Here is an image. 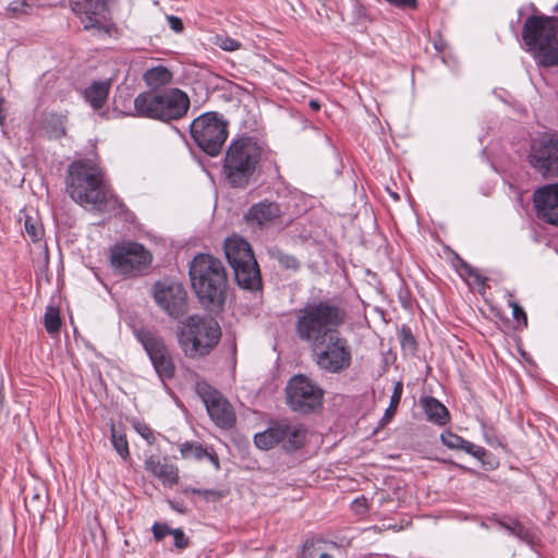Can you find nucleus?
Returning a JSON list of instances; mask_svg holds the SVG:
<instances>
[{
    "label": "nucleus",
    "instance_id": "obj_1",
    "mask_svg": "<svg viewBox=\"0 0 558 558\" xmlns=\"http://www.w3.org/2000/svg\"><path fill=\"white\" fill-rule=\"evenodd\" d=\"M66 190L81 206L105 211L113 202L102 170L89 160H77L69 166Z\"/></svg>",
    "mask_w": 558,
    "mask_h": 558
},
{
    "label": "nucleus",
    "instance_id": "obj_2",
    "mask_svg": "<svg viewBox=\"0 0 558 558\" xmlns=\"http://www.w3.org/2000/svg\"><path fill=\"white\" fill-rule=\"evenodd\" d=\"M189 274L192 288L203 305L219 307L225 302L228 277L220 259L198 254L190 263Z\"/></svg>",
    "mask_w": 558,
    "mask_h": 558
},
{
    "label": "nucleus",
    "instance_id": "obj_3",
    "mask_svg": "<svg viewBox=\"0 0 558 558\" xmlns=\"http://www.w3.org/2000/svg\"><path fill=\"white\" fill-rule=\"evenodd\" d=\"M526 50L544 68L558 65V19L545 15L527 17L522 27Z\"/></svg>",
    "mask_w": 558,
    "mask_h": 558
},
{
    "label": "nucleus",
    "instance_id": "obj_4",
    "mask_svg": "<svg viewBox=\"0 0 558 558\" xmlns=\"http://www.w3.org/2000/svg\"><path fill=\"white\" fill-rule=\"evenodd\" d=\"M190 98L180 88L146 90L134 98L131 116L169 122L183 118L190 109Z\"/></svg>",
    "mask_w": 558,
    "mask_h": 558
},
{
    "label": "nucleus",
    "instance_id": "obj_5",
    "mask_svg": "<svg viewBox=\"0 0 558 558\" xmlns=\"http://www.w3.org/2000/svg\"><path fill=\"white\" fill-rule=\"evenodd\" d=\"M344 320V312L327 302L307 305L298 319L299 337L314 344L338 332Z\"/></svg>",
    "mask_w": 558,
    "mask_h": 558
},
{
    "label": "nucleus",
    "instance_id": "obj_6",
    "mask_svg": "<svg viewBox=\"0 0 558 558\" xmlns=\"http://www.w3.org/2000/svg\"><path fill=\"white\" fill-rule=\"evenodd\" d=\"M262 146L252 137L233 141L227 149L223 172L233 187H245L262 157Z\"/></svg>",
    "mask_w": 558,
    "mask_h": 558
},
{
    "label": "nucleus",
    "instance_id": "obj_7",
    "mask_svg": "<svg viewBox=\"0 0 558 558\" xmlns=\"http://www.w3.org/2000/svg\"><path fill=\"white\" fill-rule=\"evenodd\" d=\"M220 338L221 329L214 318L193 315L179 335V344L185 356L199 359L208 355Z\"/></svg>",
    "mask_w": 558,
    "mask_h": 558
},
{
    "label": "nucleus",
    "instance_id": "obj_8",
    "mask_svg": "<svg viewBox=\"0 0 558 558\" xmlns=\"http://www.w3.org/2000/svg\"><path fill=\"white\" fill-rule=\"evenodd\" d=\"M190 132L204 153L216 157L227 141L228 124L217 112H206L193 120Z\"/></svg>",
    "mask_w": 558,
    "mask_h": 558
},
{
    "label": "nucleus",
    "instance_id": "obj_9",
    "mask_svg": "<svg viewBox=\"0 0 558 558\" xmlns=\"http://www.w3.org/2000/svg\"><path fill=\"white\" fill-rule=\"evenodd\" d=\"M313 353L317 365L329 373H340L351 365V348L339 332L314 344Z\"/></svg>",
    "mask_w": 558,
    "mask_h": 558
},
{
    "label": "nucleus",
    "instance_id": "obj_10",
    "mask_svg": "<svg viewBox=\"0 0 558 558\" xmlns=\"http://www.w3.org/2000/svg\"><path fill=\"white\" fill-rule=\"evenodd\" d=\"M527 162L543 178L558 177V138L543 132L531 140Z\"/></svg>",
    "mask_w": 558,
    "mask_h": 558
},
{
    "label": "nucleus",
    "instance_id": "obj_11",
    "mask_svg": "<svg viewBox=\"0 0 558 558\" xmlns=\"http://www.w3.org/2000/svg\"><path fill=\"white\" fill-rule=\"evenodd\" d=\"M288 404L302 413L314 411L322 407L324 392L310 378L303 375L292 377L286 388Z\"/></svg>",
    "mask_w": 558,
    "mask_h": 558
},
{
    "label": "nucleus",
    "instance_id": "obj_12",
    "mask_svg": "<svg viewBox=\"0 0 558 558\" xmlns=\"http://www.w3.org/2000/svg\"><path fill=\"white\" fill-rule=\"evenodd\" d=\"M114 0H77L72 2V11L81 19L85 29L110 34L113 24L109 15V5Z\"/></svg>",
    "mask_w": 558,
    "mask_h": 558
},
{
    "label": "nucleus",
    "instance_id": "obj_13",
    "mask_svg": "<svg viewBox=\"0 0 558 558\" xmlns=\"http://www.w3.org/2000/svg\"><path fill=\"white\" fill-rule=\"evenodd\" d=\"M151 260L150 253L138 243L116 245L111 252V264L121 274L134 276L146 268Z\"/></svg>",
    "mask_w": 558,
    "mask_h": 558
},
{
    "label": "nucleus",
    "instance_id": "obj_14",
    "mask_svg": "<svg viewBox=\"0 0 558 558\" xmlns=\"http://www.w3.org/2000/svg\"><path fill=\"white\" fill-rule=\"evenodd\" d=\"M137 338L148 354L159 378L161 380L171 379L175 373V365L162 338L147 330L140 331Z\"/></svg>",
    "mask_w": 558,
    "mask_h": 558
},
{
    "label": "nucleus",
    "instance_id": "obj_15",
    "mask_svg": "<svg viewBox=\"0 0 558 558\" xmlns=\"http://www.w3.org/2000/svg\"><path fill=\"white\" fill-rule=\"evenodd\" d=\"M196 390L215 424L220 428H231L235 423V413L228 400L205 383H198Z\"/></svg>",
    "mask_w": 558,
    "mask_h": 558
},
{
    "label": "nucleus",
    "instance_id": "obj_16",
    "mask_svg": "<svg viewBox=\"0 0 558 558\" xmlns=\"http://www.w3.org/2000/svg\"><path fill=\"white\" fill-rule=\"evenodd\" d=\"M154 299L173 318L181 317L186 311V292L179 282H157Z\"/></svg>",
    "mask_w": 558,
    "mask_h": 558
},
{
    "label": "nucleus",
    "instance_id": "obj_17",
    "mask_svg": "<svg viewBox=\"0 0 558 558\" xmlns=\"http://www.w3.org/2000/svg\"><path fill=\"white\" fill-rule=\"evenodd\" d=\"M533 203L539 219L558 226V183L537 189L533 194Z\"/></svg>",
    "mask_w": 558,
    "mask_h": 558
},
{
    "label": "nucleus",
    "instance_id": "obj_18",
    "mask_svg": "<svg viewBox=\"0 0 558 558\" xmlns=\"http://www.w3.org/2000/svg\"><path fill=\"white\" fill-rule=\"evenodd\" d=\"M279 217V204L276 201L263 199L253 204L244 218L248 226L265 228Z\"/></svg>",
    "mask_w": 558,
    "mask_h": 558
},
{
    "label": "nucleus",
    "instance_id": "obj_19",
    "mask_svg": "<svg viewBox=\"0 0 558 558\" xmlns=\"http://www.w3.org/2000/svg\"><path fill=\"white\" fill-rule=\"evenodd\" d=\"M145 469L157 477L165 486H173L179 481V469L169 463L167 458L151 454L145 460Z\"/></svg>",
    "mask_w": 558,
    "mask_h": 558
},
{
    "label": "nucleus",
    "instance_id": "obj_20",
    "mask_svg": "<svg viewBox=\"0 0 558 558\" xmlns=\"http://www.w3.org/2000/svg\"><path fill=\"white\" fill-rule=\"evenodd\" d=\"M225 254L231 267L255 260L251 245L236 234L226 239Z\"/></svg>",
    "mask_w": 558,
    "mask_h": 558
},
{
    "label": "nucleus",
    "instance_id": "obj_21",
    "mask_svg": "<svg viewBox=\"0 0 558 558\" xmlns=\"http://www.w3.org/2000/svg\"><path fill=\"white\" fill-rule=\"evenodd\" d=\"M236 283L246 290H257L262 286V278L256 259L232 267Z\"/></svg>",
    "mask_w": 558,
    "mask_h": 558
},
{
    "label": "nucleus",
    "instance_id": "obj_22",
    "mask_svg": "<svg viewBox=\"0 0 558 558\" xmlns=\"http://www.w3.org/2000/svg\"><path fill=\"white\" fill-rule=\"evenodd\" d=\"M306 429L301 423L288 422L281 424V448L294 451L304 444Z\"/></svg>",
    "mask_w": 558,
    "mask_h": 558
},
{
    "label": "nucleus",
    "instance_id": "obj_23",
    "mask_svg": "<svg viewBox=\"0 0 558 558\" xmlns=\"http://www.w3.org/2000/svg\"><path fill=\"white\" fill-rule=\"evenodd\" d=\"M440 439L447 448L462 450L478 460H482L486 454V450L483 447L468 441L452 432L442 433Z\"/></svg>",
    "mask_w": 558,
    "mask_h": 558
},
{
    "label": "nucleus",
    "instance_id": "obj_24",
    "mask_svg": "<svg viewBox=\"0 0 558 558\" xmlns=\"http://www.w3.org/2000/svg\"><path fill=\"white\" fill-rule=\"evenodd\" d=\"M180 453L181 457L186 460L194 459L201 461L207 458L213 463L215 469L218 470L220 468L219 459L216 452L213 449L209 450L208 448L203 447L196 441H185L181 444Z\"/></svg>",
    "mask_w": 558,
    "mask_h": 558
},
{
    "label": "nucleus",
    "instance_id": "obj_25",
    "mask_svg": "<svg viewBox=\"0 0 558 558\" xmlns=\"http://www.w3.org/2000/svg\"><path fill=\"white\" fill-rule=\"evenodd\" d=\"M421 405L429 422L437 425H445L449 420V412L447 408L433 397H425L421 400Z\"/></svg>",
    "mask_w": 558,
    "mask_h": 558
},
{
    "label": "nucleus",
    "instance_id": "obj_26",
    "mask_svg": "<svg viewBox=\"0 0 558 558\" xmlns=\"http://www.w3.org/2000/svg\"><path fill=\"white\" fill-rule=\"evenodd\" d=\"M110 86V81L92 83L84 92L85 100L94 109H100L108 98Z\"/></svg>",
    "mask_w": 558,
    "mask_h": 558
},
{
    "label": "nucleus",
    "instance_id": "obj_27",
    "mask_svg": "<svg viewBox=\"0 0 558 558\" xmlns=\"http://www.w3.org/2000/svg\"><path fill=\"white\" fill-rule=\"evenodd\" d=\"M143 80L148 87L149 90H157L163 86L169 85L173 80L172 72L166 66L158 65L151 69H148L143 74Z\"/></svg>",
    "mask_w": 558,
    "mask_h": 558
},
{
    "label": "nucleus",
    "instance_id": "obj_28",
    "mask_svg": "<svg viewBox=\"0 0 558 558\" xmlns=\"http://www.w3.org/2000/svg\"><path fill=\"white\" fill-rule=\"evenodd\" d=\"M255 445L263 450L274 448L279 442V427L271 426L254 437Z\"/></svg>",
    "mask_w": 558,
    "mask_h": 558
},
{
    "label": "nucleus",
    "instance_id": "obj_29",
    "mask_svg": "<svg viewBox=\"0 0 558 558\" xmlns=\"http://www.w3.org/2000/svg\"><path fill=\"white\" fill-rule=\"evenodd\" d=\"M497 523L506 529L510 534L514 535L519 539L531 542L532 541V532L522 525L518 520L509 519L508 521L497 520Z\"/></svg>",
    "mask_w": 558,
    "mask_h": 558
},
{
    "label": "nucleus",
    "instance_id": "obj_30",
    "mask_svg": "<svg viewBox=\"0 0 558 558\" xmlns=\"http://www.w3.org/2000/svg\"><path fill=\"white\" fill-rule=\"evenodd\" d=\"M402 391H403L402 383H400V381L396 383L392 395L390 397L389 405L386 409L384 416L380 420L381 425L389 423L391 421V418L393 417V415L399 407V403L401 401Z\"/></svg>",
    "mask_w": 558,
    "mask_h": 558
},
{
    "label": "nucleus",
    "instance_id": "obj_31",
    "mask_svg": "<svg viewBox=\"0 0 558 558\" xmlns=\"http://www.w3.org/2000/svg\"><path fill=\"white\" fill-rule=\"evenodd\" d=\"M46 133L49 137L59 138L65 134L64 118L62 116L50 114L46 117Z\"/></svg>",
    "mask_w": 558,
    "mask_h": 558
},
{
    "label": "nucleus",
    "instance_id": "obj_32",
    "mask_svg": "<svg viewBox=\"0 0 558 558\" xmlns=\"http://www.w3.org/2000/svg\"><path fill=\"white\" fill-rule=\"evenodd\" d=\"M111 444L117 453L125 461L130 458V450L126 436L118 433L114 425H111Z\"/></svg>",
    "mask_w": 558,
    "mask_h": 558
},
{
    "label": "nucleus",
    "instance_id": "obj_33",
    "mask_svg": "<svg viewBox=\"0 0 558 558\" xmlns=\"http://www.w3.org/2000/svg\"><path fill=\"white\" fill-rule=\"evenodd\" d=\"M44 325L48 333L59 332L61 327L60 313L57 307L48 306L44 316Z\"/></svg>",
    "mask_w": 558,
    "mask_h": 558
},
{
    "label": "nucleus",
    "instance_id": "obj_34",
    "mask_svg": "<svg viewBox=\"0 0 558 558\" xmlns=\"http://www.w3.org/2000/svg\"><path fill=\"white\" fill-rule=\"evenodd\" d=\"M31 4L27 0H14L7 7L5 16L11 19L20 17L31 12Z\"/></svg>",
    "mask_w": 558,
    "mask_h": 558
},
{
    "label": "nucleus",
    "instance_id": "obj_35",
    "mask_svg": "<svg viewBox=\"0 0 558 558\" xmlns=\"http://www.w3.org/2000/svg\"><path fill=\"white\" fill-rule=\"evenodd\" d=\"M211 43L225 51H235L241 48V43L223 34H216Z\"/></svg>",
    "mask_w": 558,
    "mask_h": 558
},
{
    "label": "nucleus",
    "instance_id": "obj_36",
    "mask_svg": "<svg viewBox=\"0 0 558 558\" xmlns=\"http://www.w3.org/2000/svg\"><path fill=\"white\" fill-rule=\"evenodd\" d=\"M25 232L32 241H39L44 234V228L37 218L26 216L24 221Z\"/></svg>",
    "mask_w": 558,
    "mask_h": 558
},
{
    "label": "nucleus",
    "instance_id": "obj_37",
    "mask_svg": "<svg viewBox=\"0 0 558 558\" xmlns=\"http://www.w3.org/2000/svg\"><path fill=\"white\" fill-rule=\"evenodd\" d=\"M460 275L466 280L468 284L470 286L476 288H481L484 286L485 278L469 265H462L460 269Z\"/></svg>",
    "mask_w": 558,
    "mask_h": 558
},
{
    "label": "nucleus",
    "instance_id": "obj_38",
    "mask_svg": "<svg viewBox=\"0 0 558 558\" xmlns=\"http://www.w3.org/2000/svg\"><path fill=\"white\" fill-rule=\"evenodd\" d=\"M133 427L148 444L151 445L155 442V434L148 425L140 421H134Z\"/></svg>",
    "mask_w": 558,
    "mask_h": 558
},
{
    "label": "nucleus",
    "instance_id": "obj_39",
    "mask_svg": "<svg viewBox=\"0 0 558 558\" xmlns=\"http://www.w3.org/2000/svg\"><path fill=\"white\" fill-rule=\"evenodd\" d=\"M509 306L511 307L513 318L518 322L519 325L525 327L527 319L524 310L514 301H509Z\"/></svg>",
    "mask_w": 558,
    "mask_h": 558
},
{
    "label": "nucleus",
    "instance_id": "obj_40",
    "mask_svg": "<svg viewBox=\"0 0 558 558\" xmlns=\"http://www.w3.org/2000/svg\"><path fill=\"white\" fill-rule=\"evenodd\" d=\"M174 529H170L167 524L155 523L151 527L156 541H161L167 535L172 534Z\"/></svg>",
    "mask_w": 558,
    "mask_h": 558
},
{
    "label": "nucleus",
    "instance_id": "obj_41",
    "mask_svg": "<svg viewBox=\"0 0 558 558\" xmlns=\"http://www.w3.org/2000/svg\"><path fill=\"white\" fill-rule=\"evenodd\" d=\"M390 5L401 10H415L418 5L417 0H385Z\"/></svg>",
    "mask_w": 558,
    "mask_h": 558
},
{
    "label": "nucleus",
    "instance_id": "obj_42",
    "mask_svg": "<svg viewBox=\"0 0 558 558\" xmlns=\"http://www.w3.org/2000/svg\"><path fill=\"white\" fill-rule=\"evenodd\" d=\"M172 535L174 538V546L177 548L184 549L189 546V538L185 536L183 530L174 529Z\"/></svg>",
    "mask_w": 558,
    "mask_h": 558
},
{
    "label": "nucleus",
    "instance_id": "obj_43",
    "mask_svg": "<svg viewBox=\"0 0 558 558\" xmlns=\"http://www.w3.org/2000/svg\"><path fill=\"white\" fill-rule=\"evenodd\" d=\"M169 26L175 33H181L183 31V23L180 17L174 15L167 16Z\"/></svg>",
    "mask_w": 558,
    "mask_h": 558
},
{
    "label": "nucleus",
    "instance_id": "obj_44",
    "mask_svg": "<svg viewBox=\"0 0 558 558\" xmlns=\"http://www.w3.org/2000/svg\"><path fill=\"white\" fill-rule=\"evenodd\" d=\"M282 266L287 268H296L298 262L291 256H281V267Z\"/></svg>",
    "mask_w": 558,
    "mask_h": 558
},
{
    "label": "nucleus",
    "instance_id": "obj_45",
    "mask_svg": "<svg viewBox=\"0 0 558 558\" xmlns=\"http://www.w3.org/2000/svg\"><path fill=\"white\" fill-rule=\"evenodd\" d=\"M352 507L354 508V510H355L356 512H362V509H364V508H365V499H362V500H360V499H355V500L353 501V504H352Z\"/></svg>",
    "mask_w": 558,
    "mask_h": 558
},
{
    "label": "nucleus",
    "instance_id": "obj_46",
    "mask_svg": "<svg viewBox=\"0 0 558 558\" xmlns=\"http://www.w3.org/2000/svg\"><path fill=\"white\" fill-rule=\"evenodd\" d=\"M190 492L204 497H207L208 495H215V492L213 490H202L197 488H191Z\"/></svg>",
    "mask_w": 558,
    "mask_h": 558
},
{
    "label": "nucleus",
    "instance_id": "obj_47",
    "mask_svg": "<svg viewBox=\"0 0 558 558\" xmlns=\"http://www.w3.org/2000/svg\"><path fill=\"white\" fill-rule=\"evenodd\" d=\"M190 492L204 497H207L208 495H215V492L213 490H202L197 488H191Z\"/></svg>",
    "mask_w": 558,
    "mask_h": 558
},
{
    "label": "nucleus",
    "instance_id": "obj_48",
    "mask_svg": "<svg viewBox=\"0 0 558 558\" xmlns=\"http://www.w3.org/2000/svg\"><path fill=\"white\" fill-rule=\"evenodd\" d=\"M434 47H435V49H436L437 51L441 52V51H444V50H445V48H446V43H445L441 38L436 39V40L434 41Z\"/></svg>",
    "mask_w": 558,
    "mask_h": 558
},
{
    "label": "nucleus",
    "instance_id": "obj_49",
    "mask_svg": "<svg viewBox=\"0 0 558 558\" xmlns=\"http://www.w3.org/2000/svg\"><path fill=\"white\" fill-rule=\"evenodd\" d=\"M170 505H171L172 509L177 510L178 512H180V513L185 512V508L182 505H180L178 502H173V501H170Z\"/></svg>",
    "mask_w": 558,
    "mask_h": 558
},
{
    "label": "nucleus",
    "instance_id": "obj_50",
    "mask_svg": "<svg viewBox=\"0 0 558 558\" xmlns=\"http://www.w3.org/2000/svg\"><path fill=\"white\" fill-rule=\"evenodd\" d=\"M310 107L313 109V110H319L320 108V104L318 100H311L310 101Z\"/></svg>",
    "mask_w": 558,
    "mask_h": 558
},
{
    "label": "nucleus",
    "instance_id": "obj_51",
    "mask_svg": "<svg viewBox=\"0 0 558 558\" xmlns=\"http://www.w3.org/2000/svg\"><path fill=\"white\" fill-rule=\"evenodd\" d=\"M319 558H332V557L330 555H328V554H322L319 556Z\"/></svg>",
    "mask_w": 558,
    "mask_h": 558
},
{
    "label": "nucleus",
    "instance_id": "obj_52",
    "mask_svg": "<svg viewBox=\"0 0 558 558\" xmlns=\"http://www.w3.org/2000/svg\"><path fill=\"white\" fill-rule=\"evenodd\" d=\"M391 195H392V197H393L395 199H398V195H397V194H391Z\"/></svg>",
    "mask_w": 558,
    "mask_h": 558
},
{
    "label": "nucleus",
    "instance_id": "obj_53",
    "mask_svg": "<svg viewBox=\"0 0 558 558\" xmlns=\"http://www.w3.org/2000/svg\"><path fill=\"white\" fill-rule=\"evenodd\" d=\"M555 11H558V4L555 7Z\"/></svg>",
    "mask_w": 558,
    "mask_h": 558
}]
</instances>
